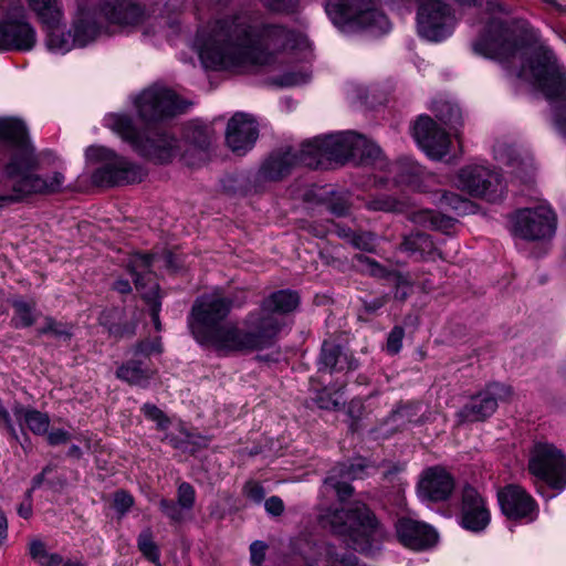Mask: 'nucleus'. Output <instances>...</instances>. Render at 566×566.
Wrapping results in <instances>:
<instances>
[{"mask_svg":"<svg viewBox=\"0 0 566 566\" xmlns=\"http://www.w3.org/2000/svg\"><path fill=\"white\" fill-rule=\"evenodd\" d=\"M142 411L147 419L156 422L159 429L168 428L170 421L157 406L153 403H145L142 407Z\"/></svg>","mask_w":566,"mask_h":566,"instance_id":"48","label":"nucleus"},{"mask_svg":"<svg viewBox=\"0 0 566 566\" xmlns=\"http://www.w3.org/2000/svg\"><path fill=\"white\" fill-rule=\"evenodd\" d=\"M0 142L4 146L8 157L6 171L13 182V193L0 197V207H3L20 201L33 192L35 187L34 156L28 140L25 126L20 119L0 118Z\"/></svg>","mask_w":566,"mask_h":566,"instance_id":"3","label":"nucleus"},{"mask_svg":"<svg viewBox=\"0 0 566 566\" xmlns=\"http://www.w3.org/2000/svg\"><path fill=\"white\" fill-rule=\"evenodd\" d=\"M457 20L449 4L442 0H420L417 25L420 36L439 42L451 35Z\"/></svg>","mask_w":566,"mask_h":566,"instance_id":"12","label":"nucleus"},{"mask_svg":"<svg viewBox=\"0 0 566 566\" xmlns=\"http://www.w3.org/2000/svg\"><path fill=\"white\" fill-rule=\"evenodd\" d=\"M389 172L397 184L408 185L415 189L421 188L427 176L426 170L409 157H402L390 165Z\"/></svg>","mask_w":566,"mask_h":566,"instance_id":"33","label":"nucleus"},{"mask_svg":"<svg viewBox=\"0 0 566 566\" xmlns=\"http://www.w3.org/2000/svg\"><path fill=\"white\" fill-rule=\"evenodd\" d=\"M297 165L296 151L291 147L271 154L259 170L262 180L275 181L289 175Z\"/></svg>","mask_w":566,"mask_h":566,"instance_id":"29","label":"nucleus"},{"mask_svg":"<svg viewBox=\"0 0 566 566\" xmlns=\"http://www.w3.org/2000/svg\"><path fill=\"white\" fill-rule=\"evenodd\" d=\"M308 76L305 74H286L284 76L285 85H300L307 82Z\"/></svg>","mask_w":566,"mask_h":566,"instance_id":"64","label":"nucleus"},{"mask_svg":"<svg viewBox=\"0 0 566 566\" xmlns=\"http://www.w3.org/2000/svg\"><path fill=\"white\" fill-rule=\"evenodd\" d=\"M412 221L421 226H430L433 229L448 231L454 224V219L426 210L413 214Z\"/></svg>","mask_w":566,"mask_h":566,"instance_id":"39","label":"nucleus"},{"mask_svg":"<svg viewBox=\"0 0 566 566\" xmlns=\"http://www.w3.org/2000/svg\"><path fill=\"white\" fill-rule=\"evenodd\" d=\"M459 518L460 525L473 533L483 532L491 522L485 499L470 485L462 489Z\"/></svg>","mask_w":566,"mask_h":566,"instance_id":"19","label":"nucleus"},{"mask_svg":"<svg viewBox=\"0 0 566 566\" xmlns=\"http://www.w3.org/2000/svg\"><path fill=\"white\" fill-rule=\"evenodd\" d=\"M262 2L271 10L275 11L290 10L295 4V0H262Z\"/></svg>","mask_w":566,"mask_h":566,"instance_id":"60","label":"nucleus"},{"mask_svg":"<svg viewBox=\"0 0 566 566\" xmlns=\"http://www.w3.org/2000/svg\"><path fill=\"white\" fill-rule=\"evenodd\" d=\"M102 19L101 12L78 4L71 29L75 46L84 48L103 35L114 34L113 30L103 24Z\"/></svg>","mask_w":566,"mask_h":566,"instance_id":"22","label":"nucleus"},{"mask_svg":"<svg viewBox=\"0 0 566 566\" xmlns=\"http://www.w3.org/2000/svg\"><path fill=\"white\" fill-rule=\"evenodd\" d=\"M196 501V491L188 482H181L177 489V502L185 511L192 510Z\"/></svg>","mask_w":566,"mask_h":566,"instance_id":"46","label":"nucleus"},{"mask_svg":"<svg viewBox=\"0 0 566 566\" xmlns=\"http://www.w3.org/2000/svg\"><path fill=\"white\" fill-rule=\"evenodd\" d=\"M472 49L479 55L505 61L516 54L520 44L513 28L499 18H490Z\"/></svg>","mask_w":566,"mask_h":566,"instance_id":"9","label":"nucleus"},{"mask_svg":"<svg viewBox=\"0 0 566 566\" xmlns=\"http://www.w3.org/2000/svg\"><path fill=\"white\" fill-rule=\"evenodd\" d=\"M412 134L417 144L431 159L440 160L449 154L450 137L431 117L419 116L413 125Z\"/></svg>","mask_w":566,"mask_h":566,"instance_id":"18","label":"nucleus"},{"mask_svg":"<svg viewBox=\"0 0 566 566\" xmlns=\"http://www.w3.org/2000/svg\"><path fill=\"white\" fill-rule=\"evenodd\" d=\"M323 149L322 137L304 142L298 154L296 153L297 165L302 164L311 168L322 166L326 160Z\"/></svg>","mask_w":566,"mask_h":566,"instance_id":"37","label":"nucleus"},{"mask_svg":"<svg viewBox=\"0 0 566 566\" xmlns=\"http://www.w3.org/2000/svg\"><path fill=\"white\" fill-rule=\"evenodd\" d=\"M401 247L405 251L410 252L411 254H419V256L426 261L442 259L441 251L426 233H411L405 238Z\"/></svg>","mask_w":566,"mask_h":566,"instance_id":"35","label":"nucleus"},{"mask_svg":"<svg viewBox=\"0 0 566 566\" xmlns=\"http://www.w3.org/2000/svg\"><path fill=\"white\" fill-rule=\"evenodd\" d=\"M38 22L44 32V45L53 53L64 54L74 46L72 32H65L59 0H38Z\"/></svg>","mask_w":566,"mask_h":566,"instance_id":"11","label":"nucleus"},{"mask_svg":"<svg viewBox=\"0 0 566 566\" xmlns=\"http://www.w3.org/2000/svg\"><path fill=\"white\" fill-rule=\"evenodd\" d=\"M160 511L175 523H180L185 518V510L179 505V503H175L171 500L161 499L159 501Z\"/></svg>","mask_w":566,"mask_h":566,"instance_id":"47","label":"nucleus"},{"mask_svg":"<svg viewBox=\"0 0 566 566\" xmlns=\"http://www.w3.org/2000/svg\"><path fill=\"white\" fill-rule=\"evenodd\" d=\"M0 428L6 429L12 437H17L13 419L8 409L0 401Z\"/></svg>","mask_w":566,"mask_h":566,"instance_id":"58","label":"nucleus"},{"mask_svg":"<svg viewBox=\"0 0 566 566\" xmlns=\"http://www.w3.org/2000/svg\"><path fill=\"white\" fill-rule=\"evenodd\" d=\"M368 208L376 211L392 212L400 210V203L391 197L384 196L371 200Z\"/></svg>","mask_w":566,"mask_h":566,"instance_id":"52","label":"nucleus"},{"mask_svg":"<svg viewBox=\"0 0 566 566\" xmlns=\"http://www.w3.org/2000/svg\"><path fill=\"white\" fill-rule=\"evenodd\" d=\"M85 157L90 164H99V167L92 174V182L95 186L113 187L142 180L140 167L112 149L90 146L85 151Z\"/></svg>","mask_w":566,"mask_h":566,"instance_id":"8","label":"nucleus"},{"mask_svg":"<svg viewBox=\"0 0 566 566\" xmlns=\"http://www.w3.org/2000/svg\"><path fill=\"white\" fill-rule=\"evenodd\" d=\"M134 504V499L125 491H118L114 495V507L120 513L125 514Z\"/></svg>","mask_w":566,"mask_h":566,"instance_id":"55","label":"nucleus"},{"mask_svg":"<svg viewBox=\"0 0 566 566\" xmlns=\"http://www.w3.org/2000/svg\"><path fill=\"white\" fill-rule=\"evenodd\" d=\"M18 513L24 518H29L32 515V489L27 491L25 499L18 507Z\"/></svg>","mask_w":566,"mask_h":566,"instance_id":"61","label":"nucleus"},{"mask_svg":"<svg viewBox=\"0 0 566 566\" xmlns=\"http://www.w3.org/2000/svg\"><path fill=\"white\" fill-rule=\"evenodd\" d=\"M243 492L248 499L255 503H260L265 496L263 486L254 481L247 482L243 488Z\"/></svg>","mask_w":566,"mask_h":566,"instance_id":"56","label":"nucleus"},{"mask_svg":"<svg viewBox=\"0 0 566 566\" xmlns=\"http://www.w3.org/2000/svg\"><path fill=\"white\" fill-rule=\"evenodd\" d=\"M106 27L114 31L139 24L145 17V7L133 0H105L101 6Z\"/></svg>","mask_w":566,"mask_h":566,"instance_id":"21","label":"nucleus"},{"mask_svg":"<svg viewBox=\"0 0 566 566\" xmlns=\"http://www.w3.org/2000/svg\"><path fill=\"white\" fill-rule=\"evenodd\" d=\"M528 470L553 489L566 486V457L553 444L537 443L533 448Z\"/></svg>","mask_w":566,"mask_h":566,"instance_id":"14","label":"nucleus"},{"mask_svg":"<svg viewBox=\"0 0 566 566\" xmlns=\"http://www.w3.org/2000/svg\"><path fill=\"white\" fill-rule=\"evenodd\" d=\"M440 203L442 207L454 210L459 214L467 213L471 208V202L469 200L463 199L453 192L443 193L440 199Z\"/></svg>","mask_w":566,"mask_h":566,"instance_id":"44","label":"nucleus"},{"mask_svg":"<svg viewBox=\"0 0 566 566\" xmlns=\"http://www.w3.org/2000/svg\"><path fill=\"white\" fill-rule=\"evenodd\" d=\"M319 370L343 371L357 367L356 360L339 345L324 342L319 357Z\"/></svg>","mask_w":566,"mask_h":566,"instance_id":"31","label":"nucleus"},{"mask_svg":"<svg viewBox=\"0 0 566 566\" xmlns=\"http://www.w3.org/2000/svg\"><path fill=\"white\" fill-rule=\"evenodd\" d=\"M502 513L510 520L532 522L537 516L534 499L520 485L509 484L497 492Z\"/></svg>","mask_w":566,"mask_h":566,"instance_id":"20","label":"nucleus"},{"mask_svg":"<svg viewBox=\"0 0 566 566\" xmlns=\"http://www.w3.org/2000/svg\"><path fill=\"white\" fill-rule=\"evenodd\" d=\"M265 510L268 513L277 516L284 510L283 501L277 496H271L264 503Z\"/></svg>","mask_w":566,"mask_h":566,"instance_id":"59","label":"nucleus"},{"mask_svg":"<svg viewBox=\"0 0 566 566\" xmlns=\"http://www.w3.org/2000/svg\"><path fill=\"white\" fill-rule=\"evenodd\" d=\"M518 77L533 84L549 102H560L555 109L554 122L559 134L566 137V78L559 72L553 53L549 50L533 52Z\"/></svg>","mask_w":566,"mask_h":566,"instance_id":"4","label":"nucleus"},{"mask_svg":"<svg viewBox=\"0 0 566 566\" xmlns=\"http://www.w3.org/2000/svg\"><path fill=\"white\" fill-rule=\"evenodd\" d=\"M307 45L302 32L281 25H250L243 17L230 15L208 22L195 38L193 46L206 69L242 71L265 65L277 53Z\"/></svg>","mask_w":566,"mask_h":566,"instance_id":"2","label":"nucleus"},{"mask_svg":"<svg viewBox=\"0 0 566 566\" xmlns=\"http://www.w3.org/2000/svg\"><path fill=\"white\" fill-rule=\"evenodd\" d=\"M323 522L333 533L345 536L349 547L365 554L373 552L374 542L382 535L375 515L359 503L348 511L335 510L326 514Z\"/></svg>","mask_w":566,"mask_h":566,"instance_id":"5","label":"nucleus"},{"mask_svg":"<svg viewBox=\"0 0 566 566\" xmlns=\"http://www.w3.org/2000/svg\"><path fill=\"white\" fill-rule=\"evenodd\" d=\"M326 12L335 24L357 27L374 34L390 30L388 18L375 0H328Z\"/></svg>","mask_w":566,"mask_h":566,"instance_id":"7","label":"nucleus"},{"mask_svg":"<svg viewBox=\"0 0 566 566\" xmlns=\"http://www.w3.org/2000/svg\"><path fill=\"white\" fill-rule=\"evenodd\" d=\"M512 395L513 390L510 386L499 382L490 384L458 412V417L461 422L484 420L495 412L499 401H507Z\"/></svg>","mask_w":566,"mask_h":566,"instance_id":"17","label":"nucleus"},{"mask_svg":"<svg viewBox=\"0 0 566 566\" xmlns=\"http://www.w3.org/2000/svg\"><path fill=\"white\" fill-rule=\"evenodd\" d=\"M14 421L18 423V427L21 429L23 433L29 429L34 431L35 424V412L31 410H25L24 408H15L13 413Z\"/></svg>","mask_w":566,"mask_h":566,"instance_id":"49","label":"nucleus"},{"mask_svg":"<svg viewBox=\"0 0 566 566\" xmlns=\"http://www.w3.org/2000/svg\"><path fill=\"white\" fill-rule=\"evenodd\" d=\"M63 563L61 555L49 553L44 546L38 542V564L40 566H60Z\"/></svg>","mask_w":566,"mask_h":566,"instance_id":"54","label":"nucleus"},{"mask_svg":"<svg viewBox=\"0 0 566 566\" xmlns=\"http://www.w3.org/2000/svg\"><path fill=\"white\" fill-rule=\"evenodd\" d=\"M135 275V286L142 293L143 298L150 306V315L153 322L155 324V328L160 331L161 325L159 321V311H160V302H159V286L156 281L153 280L151 275L148 274H139L134 272Z\"/></svg>","mask_w":566,"mask_h":566,"instance_id":"34","label":"nucleus"},{"mask_svg":"<svg viewBox=\"0 0 566 566\" xmlns=\"http://www.w3.org/2000/svg\"><path fill=\"white\" fill-rule=\"evenodd\" d=\"M353 158H359L365 164H378L382 167L384 159L379 146L360 135H357Z\"/></svg>","mask_w":566,"mask_h":566,"instance_id":"38","label":"nucleus"},{"mask_svg":"<svg viewBox=\"0 0 566 566\" xmlns=\"http://www.w3.org/2000/svg\"><path fill=\"white\" fill-rule=\"evenodd\" d=\"M387 302V298L385 296H381V297H376L369 302H364V307L366 310V312L368 313H375L376 311H378L380 307H382Z\"/></svg>","mask_w":566,"mask_h":566,"instance_id":"63","label":"nucleus"},{"mask_svg":"<svg viewBox=\"0 0 566 566\" xmlns=\"http://www.w3.org/2000/svg\"><path fill=\"white\" fill-rule=\"evenodd\" d=\"M258 139V125L253 117L237 113L228 122L226 140L233 153L239 155L250 150Z\"/></svg>","mask_w":566,"mask_h":566,"instance_id":"23","label":"nucleus"},{"mask_svg":"<svg viewBox=\"0 0 566 566\" xmlns=\"http://www.w3.org/2000/svg\"><path fill=\"white\" fill-rule=\"evenodd\" d=\"M431 109L436 113V116L446 124L457 122L460 118L459 107L447 101L433 102Z\"/></svg>","mask_w":566,"mask_h":566,"instance_id":"42","label":"nucleus"},{"mask_svg":"<svg viewBox=\"0 0 566 566\" xmlns=\"http://www.w3.org/2000/svg\"><path fill=\"white\" fill-rule=\"evenodd\" d=\"M453 489V478L441 467H431L424 470L418 484L419 495L431 502L448 500Z\"/></svg>","mask_w":566,"mask_h":566,"instance_id":"24","label":"nucleus"},{"mask_svg":"<svg viewBox=\"0 0 566 566\" xmlns=\"http://www.w3.org/2000/svg\"><path fill=\"white\" fill-rule=\"evenodd\" d=\"M33 30L25 20V10L21 4H12L6 19L0 23V50H31Z\"/></svg>","mask_w":566,"mask_h":566,"instance_id":"16","label":"nucleus"},{"mask_svg":"<svg viewBox=\"0 0 566 566\" xmlns=\"http://www.w3.org/2000/svg\"><path fill=\"white\" fill-rule=\"evenodd\" d=\"M104 120L106 127L130 143L140 156L150 161L166 164L180 151V144L175 137L157 130H149L142 135L127 115L109 114Z\"/></svg>","mask_w":566,"mask_h":566,"instance_id":"6","label":"nucleus"},{"mask_svg":"<svg viewBox=\"0 0 566 566\" xmlns=\"http://www.w3.org/2000/svg\"><path fill=\"white\" fill-rule=\"evenodd\" d=\"M357 134L354 132L337 133L322 137L323 151L326 160L353 158Z\"/></svg>","mask_w":566,"mask_h":566,"instance_id":"30","label":"nucleus"},{"mask_svg":"<svg viewBox=\"0 0 566 566\" xmlns=\"http://www.w3.org/2000/svg\"><path fill=\"white\" fill-rule=\"evenodd\" d=\"M70 436L66 431L61 429L51 430L48 433V441L51 446H57L61 443H65L69 440Z\"/></svg>","mask_w":566,"mask_h":566,"instance_id":"62","label":"nucleus"},{"mask_svg":"<svg viewBox=\"0 0 566 566\" xmlns=\"http://www.w3.org/2000/svg\"><path fill=\"white\" fill-rule=\"evenodd\" d=\"M72 325L56 322L51 317L44 318V324L38 328V334L49 335L57 340L66 342L72 335Z\"/></svg>","mask_w":566,"mask_h":566,"instance_id":"40","label":"nucleus"},{"mask_svg":"<svg viewBox=\"0 0 566 566\" xmlns=\"http://www.w3.org/2000/svg\"><path fill=\"white\" fill-rule=\"evenodd\" d=\"M138 548L144 556L153 563L159 560V552L157 545L153 541V535L149 530L142 532L137 538Z\"/></svg>","mask_w":566,"mask_h":566,"instance_id":"43","label":"nucleus"},{"mask_svg":"<svg viewBox=\"0 0 566 566\" xmlns=\"http://www.w3.org/2000/svg\"><path fill=\"white\" fill-rule=\"evenodd\" d=\"M14 323L17 326L25 327L32 324L31 308L22 301L14 302Z\"/></svg>","mask_w":566,"mask_h":566,"instance_id":"50","label":"nucleus"},{"mask_svg":"<svg viewBox=\"0 0 566 566\" xmlns=\"http://www.w3.org/2000/svg\"><path fill=\"white\" fill-rule=\"evenodd\" d=\"M403 337V328L401 326H395L387 337L386 350L391 355L398 354L402 347Z\"/></svg>","mask_w":566,"mask_h":566,"instance_id":"51","label":"nucleus"},{"mask_svg":"<svg viewBox=\"0 0 566 566\" xmlns=\"http://www.w3.org/2000/svg\"><path fill=\"white\" fill-rule=\"evenodd\" d=\"M116 375L130 385L146 387L154 376V370L144 360L130 359L117 369Z\"/></svg>","mask_w":566,"mask_h":566,"instance_id":"36","label":"nucleus"},{"mask_svg":"<svg viewBox=\"0 0 566 566\" xmlns=\"http://www.w3.org/2000/svg\"><path fill=\"white\" fill-rule=\"evenodd\" d=\"M399 541L408 548L421 551L433 546L438 539L436 531L429 525L411 520L400 518L396 523Z\"/></svg>","mask_w":566,"mask_h":566,"instance_id":"25","label":"nucleus"},{"mask_svg":"<svg viewBox=\"0 0 566 566\" xmlns=\"http://www.w3.org/2000/svg\"><path fill=\"white\" fill-rule=\"evenodd\" d=\"M300 303L296 292L282 290L272 293L260 308L250 312L242 327L233 323L220 324L230 313L232 302L218 291L199 296L188 317V326L198 343L222 355L250 353L270 347L281 323L275 313L286 314Z\"/></svg>","mask_w":566,"mask_h":566,"instance_id":"1","label":"nucleus"},{"mask_svg":"<svg viewBox=\"0 0 566 566\" xmlns=\"http://www.w3.org/2000/svg\"><path fill=\"white\" fill-rule=\"evenodd\" d=\"M310 566H355L356 557L353 554L339 555L335 547L328 543H321L314 546L313 553L305 555Z\"/></svg>","mask_w":566,"mask_h":566,"instance_id":"32","label":"nucleus"},{"mask_svg":"<svg viewBox=\"0 0 566 566\" xmlns=\"http://www.w3.org/2000/svg\"><path fill=\"white\" fill-rule=\"evenodd\" d=\"M189 147L182 154L186 165L195 167L208 160V149L211 144V134L207 127L193 126L189 127L186 133Z\"/></svg>","mask_w":566,"mask_h":566,"instance_id":"28","label":"nucleus"},{"mask_svg":"<svg viewBox=\"0 0 566 566\" xmlns=\"http://www.w3.org/2000/svg\"><path fill=\"white\" fill-rule=\"evenodd\" d=\"M366 464L359 460L356 463H340L333 468L324 480L325 486H331L335 490L340 501L346 500L353 493V488L349 484L350 480L363 478V472Z\"/></svg>","mask_w":566,"mask_h":566,"instance_id":"27","label":"nucleus"},{"mask_svg":"<svg viewBox=\"0 0 566 566\" xmlns=\"http://www.w3.org/2000/svg\"><path fill=\"white\" fill-rule=\"evenodd\" d=\"M355 261L356 265L359 266L361 271L367 272L373 276L386 277L389 274L382 265L364 254L355 255Z\"/></svg>","mask_w":566,"mask_h":566,"instance_id":"45","label":"nucleus"},{"mask_svg":"<svg viewBox=\"0 0 566 566\" xmlns=\"http://www.w3.org/2000/svg\"><path fill=\"white\" fill-rule=\"evenodd\" d=\"M266 544L261 541H255L250 546L251 563L260 566L265 558Z\"/></svg>","mask_w":566,"mask_h":566,"instance_id":"57","label":"nucleus"},{"mask_svg":"<svg viewBox=\"0 0 566 566\" xmlns=\"http://www.w3.org/2000/svg\"><path fill=\"white\" fill-rule=\"evenodd\" d=\"M138 116L145 123H156L185 111L182 99L164 85L154 84L145 88L135 99Z\"/></svg>","mask_w":566,"mask_h":566,"instance_id":"10","label":"nucleus"},{"mask_svg":"<svg viewBox=\"0 0 566 566\" xmlns=\"http://www.w3.org/2000/svg\"><path fill=\"white\" fill-rule=\"evenodd\" d=\"M352 242L355 248L367 252H374L376 248V237L370 232L354 234Z\"/></svg>","mask_w":566,"mask_h":566,"instance_id":"53","label":"nucleus"},{"mask_svg":"<svg viewBox=\"0 0 566 566\" xmlns=\"http://www.w3.org/2000/svg\"><path fill=\"white\" fill-rule=\"evenodd\" d=\"M454 185L472 197L484 198L489 201H496L503 193L500 175L489 167L478 164L462 167L454 179Z\"/></svg>","mask_w":566,"mask_h":566,"instance_id":"13","label":"nucleus"},{"mask_svg":"<svg viewBox=\"0 0 566 566\" xmlns=\"http://www.w3.org/2000/svg\"><path fill=\"white\" fill-rule=\"evenodd\" d=\"M556 229V216L547 206L525 208L514 217V234L525 240L551 238Z\"/></svg>","mask_w":566,"mask_h":566,"instance_id":"15","label":"nucleus"},{"mask_svg":"<svg viewBox=\"0 0 566 566\" xmlns=\"http://www.w3.org/2000/svg\"><path fill=\"white\" fill-rule=\"evenodd\" d=\"M61 164L59 157L50 149L38 154V195H54L64 191L65 175L62 169L46 171L45 166Z\"/></svg>","mask_w":566,"mask_h":566,"instance_id":"26","label":"nucleus"},{"mask_svg":"<svg viewBox=\"0 0 566 566\" xmlns=\"http://www.w3.org/2000/svg\"><path fill=\"white\" fill-rule=\"evenodd\" d=\"M514 150L511 147L507 148H497L495 149V158L505 163L509 167H512V172L515 174L517 177H521V169L528 170L532 168L531 161H525L524 159L512 156V153Z\"/></svg>","mask_w":566,"mask_h":566,"instance_id":"41","label":"nucleus"}]
</instances>
